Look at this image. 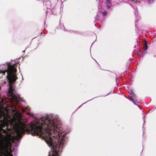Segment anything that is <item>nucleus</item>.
Instances as JSON below:
<instances>
[{
    "instance_id": "obj_1",
    "label": "nucleus",
    "mask_w": 156,
    "mask_h": 156,
    "mask_svg": "<svg viewBox=\"0 0 156 156\" xmlns=\"http://www.w3.org/2000/svg\"><path fill=\"white\" fill-rule=\"evenodd\" d=\"M12 118L7 114L4 115L0 120L2 126H5L7 130L9 126L13 129V137L18 139L26 132L32 136L37 135L44 139L48 146L53 151L51 156H59L58 152L62 151L66 143L65 137L62 128L57 126V121L53 117L48 116L35 119V121L26 125L21 119L22 114L13 110ZM51 154L48 156H50Z\"/></svg>"
},
{
    "instance_id": "obj_4",
    "label": "nucleus",
    "mask_w": 156,
    "mask_h": 156,
    "mask_svg": "<svg viewBox=\"0 0 156 156\" xmlns=\"http://www.w3.org/2000/svg\"><path fill=\"white\" fill-rule=\"evenodd\" d=\"M130 93H131V94H130L132 98H134L135 97V95L134 92L133 91V90H130Z\"/></svg>"
},
{
    "instance_id": "obj_9",
    "label": "nucleus",
    "mask_w": 156,
    "mask_h": 156,
    "mask_svg": "<svg viewBox=\"0 0 156 156\" xmlns=\"http://www.w3.org/2000/svg\"><path fill=\"white\" fill-rule=\"evenodd\" d=\"M47 2L48 3H50V2L48 1H47Z\"/></svg>"
},
{
    "instance_id": "obj_2",
    "label": "nucleus",
    "mask_w": 156,
    "mask_h": 156,
    "mask_svg": "<svg viewBox=\"0 0 156 156\" xmlns=\"http://www.w3.org/2000/svg\"><path fill=\"white\" fill-rule=\"evenodd\" d=\"M16 71V68L13 65H12L8 66L7 70L4 72V75L6 72H7V78L9 85L8 94L10 97V98L12 101L17 102L20 101L24 102L20 98L19 95L14 91L15 87L13 83L17 79L15 75Z\"/></svg>"
},
{
    "instance_id": "obj_7",
    "label": "nucleus",
    "mask_w": 156,
    "mask_h": 156,
    "mask_svg": "<svg viewBox=\"0 0 156 156\" xmlns=\"http://www.w3.org/2000/svg\"><path fill=\"white\" fill-rule=\"evenodd\" d=\"M129 100H130L131 101H132V102L135 105H136V104L135 103V101L134 100H131L130 99H129Z\"/></svg>"
},
{
    "instance_id": "obj_8",
    "label": "nucleus",
    "mask_w": 156,
    "mask_h": 156,
    "mask_svg": "<svg viewBox=\"0 0 156 156\" xmlns=\"http://www.w3.org/2000/svg\"><path fill=\"white\" fill-rule=\"evenodd\" d=\"M107 2H108V3H109V2H110V1H109V0H107Z\"/></svg>"
},
{
    "instance_id": "obj_5",
    "label": "nucleus",
    "mask_w": 156,
    "mask_h": 156,
    "mask_svg": "<svg viewBox=\"0 0 156 156\" xmlns=\"http://www.w3.org/2000/svg\"><path fill=\"white\" fill-rule=\"evenodd\" d=\"M145 47H146V48H145V49L144 50V51H146L147 49V42L146 41L145 42Z\"/></svg>"
},
{
    "instance_id": "obj_3",
    "label": "nucleus",
    "mask_w": 156,
    "mask_h": 156,
    "mask_svg": "<svg viewBox=\"0 0 156 156\" xmlns=\"http://www.w3.org/2000/svg\"><path fill=\"white\" fill-rule=\"evenodd\" d=\"M6 131L0 128V156H12L10 144L7 140Z\"/></svg>"
},
{
    "instance_id": "obj_10",
    "label": "nucleus",
    "mask_w": 156,
    "mask_h": 156,
    "mask_svg": "<svg viewBox=\"0 0 156 156\" xmlns=\"http://www.w3.org/2000/svg\"><path fill=\"white\" fill-rule=\"evenodd\" d=\"M108 8H110V7H109V6H108Z\"/></svg>"
},
{
    "instance_id": "obj_6",
    "label": "nucleus",
    "mask_w": 156,
    "mask_h": 156,
    "mask_svg": "<svg viewBox=\"0 0 156 156\" xmlns=\"http://www.w3.org/2000/svg\"><path fill=\"white\" fill-rule=\"evenodd\" d=\"M102 14L103 15H105L107 14V12L105 11H104L102 12Z\"/></svg>"
}]
</instances>
